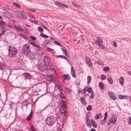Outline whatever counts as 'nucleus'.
Wrapping results in <instances>:
<instances>
[{"label":"nucleus","mask_w":131,"mask_h":131,"mask_svg":"<svg viewBox=\"0 0 131 131\" xmlns=\"http://www.w3.org/2000/svg\"><path fill=\"white\" fill-rule=\"evenodd\" d=\"M60 113L59 124L60 127H63L66 119L67 112L66 110H65L60 112Z\"/></svg>","instance_id":"f257e3e1"},{"label":"nucleus","mask_w":131,"mask_h":131,"mask_svg":"<svg viewBox=\"0 0 131 131\" xmlns=\"http://www.w3.org/2000/svg\"><path fill=\"white\" fill-rule=\"evenodd\" d=\"M17 53V49L13 46L8 47V56L10 58L15 57Z\"/></svg>","instance_id":"f03ea898"},{"label":"nucleus","mask_w":131,"mask_h":131,"mask_svg":"<svg viewBox=\"0 0 131 131\" xmlns=\"http://www.w3.org/2000/svg\"><path fill=\"white\" fill-rule=\"evenodd\" d=\"M56 121V117L53 116H48L46 119V124L49 126H51L54 124Z\"/></svg>","instance_id":"7ed1b4c3"},{"label":"nucleus","mask_w":131,"mask_h":131,"mask_svg":"<svg viewBox=\"0 0 131 131\" xmlns=\"http://www.w3.org/2000/svg\"><path fill=\"white\" fill-rule=\"evenodd\" d=\"M29 45L28 44H26L23 46L22 49L24 53L26 55L29 53L30 50Z\"/></svg>","instance_id":"20e7f679"},{"label":"nucleus","mask_w":131,"mask_h":131,"mask_svg":"<svg viewBox=\"0 0 131 131\" xmlns=\"http://www.w3.org/2000/svg\"><path fill=\"white\" fill-rule=\"evenodd\" d=\"M17 17L21 18L23 19H26L27 18V15L24 13L19 11H17L16 13Z\"/></svg>","instance_id":"39448f33"},{"label":"nucleus","mask_w":131,"mask_h":131,"mask_svg":"<svg viewBox=\"0 0 131 131\" xmlns=\"http://www.w3.org/2000/svg\"><path fill=\"white\" fill-rule=\"evenodd\" d=\"M60 111L64 110H66V108H67V106L66 105V103L63 100H62L60 102Z\"/></svg>","instance_id":"423d86ee"},{"label":"nucleus","mask_w":131,"mask_h":131,"mask_svg":"<svg viewBox=\"0 0 131 131\" xmlns=\"http://www.w3.org/2000/svg\"><path fill=\"white\" fill-rule=\"evenodd\" d=\"M38 69L40 71H43L46 70L48 69H49L47 68V66L43 64H40L38 66Z\"/></svg>","instance_id":"0eeeda50"},{"label":"nucleus","mask_w":131,"mask_h":131,"mask_svg":"<svg viewBox=\"0 0 131 131\" xmlns=\"http://www.w3.org/2000/svg\"><path fill=\"white\" fill-rule=\"evenodd\" d=\"M43 61L46 65L47 66L50 64L51 62V60L50 58L46 56L44 57Z\"/></svg>","instance_id":"6e6552de"},{"label":"nucleus","mask_w":131,"mask_h":131,"mask_svg":"<svg viewBox=\"0 0 131 131\" xmlns=\"http://www.w3.org/2000/svg\"><path fill=\"white\" fill-rule=\"evenodd\" d=\"M35 52L37 54L42 56L43 53V52L41 51L40 49V48L38 46H36L35 47Z\"/></svg>","instance_id":"1a4fd4ad"},{"label":"nucleus","mask_w":131,"mask_h":131,"mask_svg":"<svg viewBox=\"0 0 131 131\" xmlns=\"http://www.w3.org/2000/svg\"><path fill=\"white\" fill-rule=\"evenodd\" d=\"M26 55L28 56L29 58L31 59H34L36 56L35 54L34 53L31 52V51H30L29 53L28 54H26Z\"/></svg>","instance_id":"9d476101"},{"label":"nucleus","mask_w":131,"mask_h":131,"mask_svg":"<svg viewBox=\"0 0 131 131\" xmlns=\"http://www.w3.org/2000/svg\"><path fill=\"white\" fill-rule=\"evenodd\" d=\"M112 123L114 124H115V116H113L110 118L107 124L108 125H110Z\"/></svg>","instance_id":"9b49d317"},{"label":"nucleus","mask_w":131,"mask_h":131,"mask_svg":"<svg viewBox=\"0 0 131 131\" xmlns=\"http://www.w3.org/2000/svg\"><path fill=\"white\" fill-rule=\"evenodd\" d=\"M91 123V122L89 117H86V123L87 124V126L88 127L90 128L92 127Z\"/></svg>","instance_id":"f8f14e48"},{"label":"nucleus","mask_w":131,"mask_h":131,"mask_svg":"<svg viewBox=\"0 0 131 131\" xmlns=\"http://www.w3.org/2000/svg\"><path fill=\"white\" fill-rule=\"evenodd\" d=\"M85 61L86 63L88 64V66L90 67L92 66V64L90 58L88 57H86Z\"/></svg>","instance_id":"ddd939ff"},{"label":"nucleus","mask_w":131,"mask_h":131,"mask_svg":"<svg viewBox=\"0 0 131 131\" xmlns=\"http://www.w3.org/2000/svg\"><path fill=\"white\" fill-rule=\"evenodd\" d=\"M102 42H98V41H96V44L98 46L99 48L102 49H104L105 47L101 43Z\"/></svg>","instance_id":"4468645a"},{"label":"nucleus","mask_w":131,"mask_h":131,"mask_svg":"<svg viewBox=\"0 0 131 131\" xmlns=\"http://www.w3.org/2000/svg\"><path fill=\"white\" fill-rule=\"evenodd\" d=\"M64 91L66 93L70 94L72 90L69 88L65 87L64 88Z\"/></svg>","instance_id":"2eb2a0df"},{"label":"nucleus","mask_w":131,"mask_h":131,"mask_svg":"<svg viewBox=\"0 0 131 131\" xmlns=\"http://www.w3.org/2000/svg\"><path fill=\"white\" fill-rule=\"evenodd\" d=\"M63 82L64 83H65L64 80H70V76L68 74L63 75Z\"/></svg>","instance_id":"dca6fc26"},{"label":"nucleus","mask_w":131,"mask_h":131,"mask_svg":"<svg viewBox=\"0 0 131 131\" xmlns=\"http://www.w3.org/2000/svg\"><path fill=\"white\" fill-rule=\"evenodd\" d=\"M51 41L48 40H45L43 41L42 45L44 47H46L47 45L50 43Z\"/></svg>","instance_id":"f3484780"},{"label":"nucleus","mask_w":131,"mask_h":131,"mask_svg":"<svg viewBox=\"0 0 131 131\" xmlns=\"http://www.w3.org/2000/svg\"><path fill=\"white\" fill-rule=\"evenodd\" d=\"M118 97L119 99H126L129 98V96L127 95H125L124 96H122L121 94H119L118 95Z\"/></svg>","instance_id":"a211bd4d"},{"label":"nucleus","mask_w":131,"mask_h":131,"mask_svg":"<svg viewBox=\"0 0 131 131\" xmlns=\"http://www.w3.org/2000/svg\"><path fill=\"white\" fill-rule=\"evenodd\" d=\"M71 74L73 78H75L76 77V75L75 70L73 67H72L71 68Z\"/></svg>","instance_id":"6ab92c4d"},{"label":"nucleus","mask_w":131,"mask_h":131,"mask_svg":"<svg viewBox=\"0 0 131 131\" xmlns=\"http://www.w3.org/2000/svg\"><path fill=\"white\" fill-rule=\"evenodd\" d=\"M47 80L48 81H54V79H53L51 75H49L47 76L46 78Z\"/></svg>","instance_id":"aec40b11"},{"label":"nucleus","mask_w":131,"mask_h":131,"mask_svg":"<svg viewBox=\"0 0 131 131\" xmlns=\"http://www.w3.org/2000/svg\"><path fill=\"white\" fill-rule=\"evenodd\" d=\"M24 76L26 78L30 79L32 78V76L29 74L28 73H24Z\"/></svg>","instance_id":"412c9836"},{"label":"nucleus","mask_w":131,"mask_h":131,"mask_svg":"<svg viewBox=\"0 0 131 131\" xmlns=\"http://www.w3.org/2000/svg\"><path fill=\"white\" fill-rule=\"evenodd\" d=\"M55 87L59 90L60 92L63 89L62 87L59 83L56 84Z\"/></svg>","instance_id":"4be33fe9"},{"label":"nucleus","mask_w":131,"mask_h":131,"mask_svg":"<svg viewBox=\"0 0 131 131\" xmlns=\"http://www.w3.org/2000/svg\"><path fill=\"white\" fill-rule=\"evenodd\" d=\"M107 80L111 84H113V81L111 77L109 75L107 76Z\"/></svg>","instance_id":"5701e85b"},{"label":"nucleus","mask_w":131,"mask_h":131,"mask_svg":"<svg viewBox=\"0 0 131 131\" xmlns=\"http://www.w3.org/2000/svg\"><path fill=\"white\" fill-rule=\"evenodd\" d=\"M80 100L82 104H83L84 105H86V102L85 100V99L83 97H81L80 99Z\"/></svg>","instance_id":"b1692460"},{"label":"nucleus","mask_w":131,"mask_h":131,"mask_svg":"<svg viewBox=\"0 0 131 131\" xmlns=\"http://www.w3.org/2000/svg\"><path fill=\"white\" fill-rule=\"evenodd\" d=\"M32 111H31L29 114L28 116L27 117V118H26V120L27 121H30L32 117Z\"/></svg>","instance_id":"393cba45"},{"label":"nucleus","mask_w":131,"mask_h":131,"mask_svg":"<svg viewBox=\"0 0 131 131\" xmlns=\"http://www.w3.org/2000/svg\"><path fill=\"white\" fill-rule=\"evenodd\" d=\"M60 99L63 100L65 99L66 96L61 92H60L59 94Z\"/></svg>","instance_id":"a878e982"},{"label":"nucleus","mask_w":131,"mask_h":131,"mask_svg":"<svg viewBox=\"0 0 131 131\" xmlns=\"http://www.w3.org/2000/svg\"><path fill=\"white\" fill-rule=\"evenodd\" d=\"M124 79L123 77H121L119 79V82L120 84L123 85L124 84Z\"/></svg>","instance_id":"bb28decb"},{"label":"nucleus","mask_w":131,"mask_h":131,"mask_svg":"<svg viewBox=\"0 0 131 131\" xmlns=\"http://www.w3.org/2000/svg\"><path fill=\"white\" fill-rule=\"evenodd\" d=\"M91 123L92 124V125L94 128H96L97 127V125L95 121L93 119H92L91 120Z\"/></svg>","instance_id":"cd10ccee"},{"label":"nucleus","mask_w":131,"mask_h":131,"mask_svg":"<svg viewBox=\"0 0 131 131\" xmlns=\"http://www.w3.org/2000/svg\"><path fill=\"white\" fill-rule=\"evenodd\" d=\"M61 49L63 51L64 53L65 54L66 56H68V52L67 50L63 48H61Z\"/></svg>","instance_id":"c85d7f7f"},{"label":"nucleus","mask_w":131,"mask_h":131,"mask_svg":"<svg viewBox=\"0 0 131 131\" xmlns=\"http://www.w3.org/2000/svg\"><path fill=\"white\" fill-rule=\"evenodd\" d=\"M40 36L42 37L48 38H49V36L46 35H45L42 33H41L40 34Z\"/></svg>","instance_id":"c756f323"},{"label":"nucleus","mask_w":131,"mask_h":131,"mask_svg":"<svg viewBox=\"0 0 131 131\" xmlns=\"http://www.w3.org/2000/svg\"><path fill=\"white\" fill-rule=\"evenodd\" d=\"M91 79V77L90 75H89L87 77V83L89 84L90 83Z\"/></svg>","instance_id":"7c9ffc66"},{"label":"nucleus","mask_w":131,"mask_h":131,"mask_svg":"<svg viewBox=\"0 0 131 131\" xmlns=\"http://www.w3.org/2000/svg\"><path fill=\"white\" fill-rule=\"evenodd\" d=\"M87 92L90 93H93V92L91 89V87H90L87 90Z\"/></svg>","instance_id":"2f4dec72"},{"label":"nucleus","mask_w":131,"mask_h":131,"mask_svg":"<svg viewBox=\"0 0 131 131\" xmlns=\"http://www.w3.org/2000/svg\"><path fill=\"white\" fill-rule=\"evenodd\" d=\"M56 57L58 58H63L65 59H66L67 58L63 55H57L56 56Z\"/></svg>","instance_id":"473e14b6"},{"label":"nucleus","mask_w":131,"mask_h":131,"mask_svg":"<svg viewBox=\"0 0 131 131\" xmlns=\"http://www.w3.org/2000/svg\"><path fill=\"white\" fill-rule=\"evenodd\" d=\"M103 70L105 72H107L109 70V68L108 66H105L103 68Z\"/></svg>","instance_id":"72a5a7b5"},{"label":"nucleus","mask_w":131,"mask_h":131,"mask_svg":"<svg viewBox=\"0 0 131 131\" xmlns=\"http://www.w3.org/2000/svg\"><path fill=\"white\" fill-rule=\"evenodd\" d=\"M96 41H98V42H102L103 40L100 37H97V39L95 40V42H96Z\"/></svg>","instance_id":"f704fd0d"},{"label":"nucleus","mask_w":131,"mask_h":131,"mask_svg":"<svg viewBox=\"0 0 131 131\" xmlns=\"http://www.w3.org/2000/svg\"><path fill=\"white\" fill-rule=\"evenodd\" d=\"M99 86L101 89H103L104 87L103 84L101 82L99 83Z\"/></svg>","instance_id":"c9c22d12"},{"label":"nucleus","mask_w":131,"mask_h":131,"mask_svg":"<svg viewBox=\"0 0 131 131\" xmlns=\"http://www.w3.org/2000/svg\"><path fill=\"white\" fill-rule=\"evenodd\" d=\"M13 5L17 8H20V6L19 4L17 3H13Z\"/></svg>","instance_id":"e433bc0d"},{"label":"nucleus","mask_w":131,"mask_h":131,"mask_svg":"<svg viewBox=\"0 0 131 131\" xmlns=\"http://www.w3.org/2000/svg\"><path fill=\"white\" fill-rule=\"evenodd\" d=\"M87 110L88 111H91L92 110V106L91 105H89L86 107Z\"/></svg>","instance_id":"4c0bfd02"},{"label":"nucleus","mask_w":131,"mask_h":131,"mask_svg":"<svg viewBox=\"0 0 131 131\" xmlns=\"http://www.w3.org/2000/svg\"><path fill=\"white\" fill-rule=\"evenodd\" d=\"M86 87H85L84 88V89L82 90L81 89V94H85L86 92Z\"/></svg>","instance_id":"58836bf2"},{"label":"nucleus","mask_w":131,"mask_h":131,"mask_svg":"<svg viewBox=\"0 0 131 131\" xmlns=\"http://www.w3.org/2000/svg\"><path fill=\"white\" fill-rule=\"evenodd\" d=\"M101 114V113H100L99 114H96L95 115L94 117L95 119H98L99 117V116Z\"/></svg>","instance_id":"ea45409f"},{"label":"nucleus","mask_w":131,"mask_h":131,"mask_svg":"<svg viewBox=\"0 0 131 131\" xmlns=\"http://www.w3.org/2000/svg\"><path fill=\"white\" fill-rule=\"evenodd\" d=\"M54 4L56 6H58L59 7H60L61 3H58L57 2L55 1L54 2Z\"/></svg>","instance_id":"a19ab883"},{"label":"nucleus","mask_w":131,"mask_h":131,"mask_svg":"<svg viewBox=\"0 0 131 131\" xmlns=\"http://www.w3.org/2000/svg\"><path fill=\"white\" fill-rule=\"evenodd\" d=\"M4 67V66L3 63H0V69L2 70Z\"/></svg>","instance_id":"79ce46f5"},{"label":"nucleus","mask_w":131,"mask_h":131,"mask_svg":"<svg viewBox=\"0 0 131 131\" xmlns=\"http://www.w3.org/2000/svg\"><path fill=\"white\" fill-rule=\"evenodd\" d=\"M72 3L73 5L76 7H79L80 6V5H78L74 2H72Z\"/></svg>","instance_id":"37998d69"},{"label":"nucleus","mask_w":131,"mask_h":131,"mask_svg":"<svg viewBox=\"0 0 131 131\" xmlns=\"http://www.w3.org/2000/svg\"><path fill=\"white\" fill-rule=\"evenodd\" d=\"M106 77L104 75L102 74L101 75V80H104L106 78Z\"/></svg>","instance_id":"c03bdc74"},{"label":"nucleus","mask_w":131,"mask_h":131,"mask_svg":"<svg viewBox=\"0 0 131 131\" xmlns=\"http://www.w3.org/2000/svg\"><path fill=\"white\" fill-rule=\"evenodd\" d=\"M30 129L31 131H36L35 128L32 125L30 126Z\"/></svg>","instance_id":"a18cd8bd"},{"label":"nucleus","mask_w":131,"mask_h":131,"mask_svg":"<svg viewBox=\"0 0 131 131\" xmlns=\"http://www.w3.org/2000/svg\"><path fill=\"white\" fill-rule=\"evenodd\" d=\"M38 30L40 32H42L43 31V29L40 27H39L38 28Z\"/></svg>","instance_id":"49530a36"},{"label":"nucleus","mask_w":131,"mask_h":131,"mask_svg":"<svg viewBox=\"0 0 131 131\" xmlns=\"http://www.w3.org/2000/svg\"><path fill=\"white\" fill-rule=\"evenodd\" d=\"M113 94L111 93H109V95L110 97L113 100L115 99V97L113 96Z\"/></svg>","instance_id":"de8ad7c7"},{"label":"nucleus","mask_w":131,"mask_h":131,"mask_svg":"<svg viewBox=\"0 0 131 131\" xmlns=\"http://www.w3.org/2000/svg\"><path fill=\"white\" fill-rule=\"evenodd\" d=\"M53 43H54L55 44H56V45H58V46H61V45L60 44V43H59L58 42V41H54L53 42Z\"/></svg>","instance_id":"09e8293b"},{"label":"nucleus","mask_w":131,"mask_h":131,"mask_svg":"<svg viewBox=\"0 0 131 131\" xmlns=\"http://www.w3.org/2000/svg\"><path fill=\"white\" fill-rule=\"evenodd\" d=\"M129 124H131V117L129 116L128 117V122Z\"/></svg>","instance_id":"8fccbe9b"},{"label":"nucleus","mask_w":131,"mask_h":131,"mask_svg":"<svg viewBox=\"0 0 131 131\" xmlns=\"http://www.w3.org/2000/svg\"><path fill=\"white\" fill-rule=\"evenodd\" d=\"M105 121L103 120H102L100 121V123L101 125H103L105 123Z\"/></svg>","instance_id":"3c124183"},{"label":"nucleus","mask_w":131,"mask_h":131,"mask_svg":"<svg viewBox=\"0 0 131 131\" xmlns=\"http://www.w3.org/2000/svg\"><path fill=\"white\" fill-rule=\"evenodd\" d=\"M97 63L101 65H102L103 64L102 62L100 60H98Z\"/></svg>","instance_id":"603ef678"},{"label":"nucleus","mask_w":131,"mask_h":131,"mask_svg":"<svg viewBox=\"0 0 131 131\" xmlns=\"http://www.w3.org/2000/svg\"><path fill=\"white\" fill-rule=\"evenodd\" d=\"M15 28L17 30H19V29H20V28H19V27H18L17 26H14Z\"/></svg>","instance_id":"864d4df0"},{"label":"nucleus","mask_w":131,"mask_h":131,"mask_svg":"<svg viewBox=\"0 0 131 131\" xmlns=\"http://www.w3.org/2000/svg\"><path fill=\"white\" fill-rule=\"evenodd\" d=\"M5 24V23L3 21H0V25H3Z\"/></svg>","instance_id":"5fc2aeb1"},{"label":"nucleus","mask_w":131,"mask_h":131,"mask_svg":"<svg viewBox=\"0 0 131 131\" xmlns=\"http://www.w3.org/2000/svg\"><path fill=\"white\" fill-rule=\"evenodd\" d=\"M91 95H90V98L92 99L93 97L94 96L93 93H91Z\"/></svg>","instance_id":"6e6d98bb"},{"label":"nucleus","mask_w":131,"mask_h":131,"mask_svg":"<svg viewBox=\"0 0 131 131\" xmlns=\"http://www.w3.org/2000/svg\"><path fill=\"white\" fill-rule=\"evenodd\" d=\"M47 68L49 69H49L50 70H54V68H53V67H52V68L49 67V66H47Z\"/></svg>","instance_id":"4d7b16f0"},{"label":"nucleus","mask_w":131,"mask_h":131,"mask_svg":"<svg viewBox=\"0 0 131 131\" xmlns=\"http://www.w3.org/2000/svg\"><path fill=\"white\" fill-rule=\"evenodd\" d=\"M30 37L33 40H35L36 39V38L34 36H30Z\"/></svg>","instance_id":"13d9d810"},{"label":"nucleus","mask_w":131,"mask_h":131,"mask_svg":"<svg viewBox=\"0 0 131 131\" xmlns=\"http://www.w3.org/2000/svg\"><path fill=\"white\" fill-rule=\"evenodd\" d=\"M47 49L48 51L50 52L52 50V49L48 47L47 48Z\"/></svg>","instance_id":"bf43d9fd"},{"label":"nucleus","mask_w":131,"mask_h":131,"mask_svg":"<svg viewBox=\"0 0 131 131\" xmlns=\"http://www.w3.org/2000/svg\"><path fill=\"white\" fill-rule=\"evenodd\" d=\"M30 44L31 45H32L33 47H35L37 45H35L34 43L33 42H30Z\"/></svg>","instance_id":"052dcab7"},{"label":"nucleus","mask_w":131,"mask_h":131,"mask_svg":"<svg viewBox=\"0 0 131 131\" xmlns=\"http://www.w3.org/2000/svg\"><path fill=\"white\" fill-rule=\"evenodd\" d=\"M29 10L31 12H35L36 11V10L34 9H30Z\"/></svg>","instance_id":"680f3d73"},{"label":"nucleus","mask_w":131,"mask_h":131,"mask_svg":"<svg viewBox=\"0 0 131 131\" xmlns=\"http://www.w3.org/2000/svg\"><path fill=\"white\" fill-rule=\"evenodd\" d=\"M50 52L53 54H54L55 53V51L52 49V50Z\"/></svg>","instance_id":"e2e57ef3"},{"label":"nucleus","mask_w":131,"mask_h":131,"mask_svg":"<svg viewBox=\"0 0 131 131\" xmlns=\"http://www.w3.org/2000/svg\"><path fill=\"white\" fill-rule=\"evenodd\" d=\"M63 7H65L66 8H68V6H67V5H66L64 4H63Z\"/></svg>","instance_id":"0e129e2a"},{"label":"nucleus","mask_w":131,"mask_h":131,"mask_svg":"<svg viewBox=\"0 0 131 131\" xmlns=\"http://www.w3.org/2000/svg\"><path fill=\"white\" fill-rule=\"evenodd\" d=\"M107 112H106L104 114V116L107 117Z\"/></svg>","instance_id":"69168bd1"},{"label":"nucleus","mask_w":131,"mask_h":131,"mask_svg":"<svg viewBox=\"0 0 131 131\" xmlns=\"http://www.w3.org/2000/svg\"><path fill=\"white\" fill-rule=\"evenodd\" d=\"M78 92L79 94H81V89H79L78 90Z\"/></svg>","instance_id":"338daca9"},{"label":"nucleus","mask_w":131,"mask_h":131,"mask_svg":"<svg viewBox=\"0 0 131 131\" xmlns=\"http://www.w3.org/2000/svg\"><path fill=\"white\" fill-rule=\"evenodd\" d=\"M91 131H96L95 129L94 128H92L91 130Z\"/></svg>","instance_id":"774afa93"}]
</instances>
